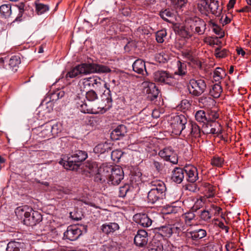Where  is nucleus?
Listing matches in <instances>:
<instances>
[{
	"label": "nucleus",
	"mask_w": 251,
	"mask_h": 251,
	"mask_svg": "<svg viewBox=\"0 0 251 251\" xmlns=\"http://www.w3.org/2000/svg\"><path fill=\"white\" fill-rule=\"evenodd\" d=\"M111 72L110 69L106 66L95 63H82L76 66L66 75V78H74L80 74H88L94 73H106Z\"/></svg>",
	"instance_id": "obj_1"
},
{
	"label": "nucleus",
	"mask_w": 251,
	"mask_h": 251,
	"mask_svg": "<svg viewBox=\"0 0 251 251\" xmlns=\"http://www.w3.org/2000/svg\"><path fill=\"white\" fill-rule=\"evenodd\" d=\"M87 157V153L86 151L77 150L72 151L70 156H67L66 159L65 158L62 159L59 161V163L67 170H76L80 166L81 163Z\"/></svg>",
	"instance_id": "obj_2"
},
{
	"label": "nucleus",
	"mask_w": 251,
	"mask_h": 251,
	"mask_svg": "<svg viewBox=\"0 0 251 251\" xmlns=\"http://www.w3.org/2000/svg\"><path fill=\"white\" fill-rule=\"evenodd\" d=\"M197 8L202 14L207 15L210 13L216 16H220L223 7L217 0H200L197 4Z\"/></svg>",
	"instance_id": "obj_3"
},
{
	"label": "nucleus",
	"mask_w": 251,
	"mask_h": 251,
	"mask_svg": "<svg viewBox=\"0 0 251 251\" xmlns=\"http://www.w3.org/2000/svg\"><path fill=\"white\" fill-rule=\"evenodd\" d=\"M206 84L202 79H191L189 81L188 90L189 93L195 97H199L203 93L206 89Z\"/></svg>",
	"instance_id": "obj_4"
},
{
	"label": "nucleus",
	"mask_w": 251,
	"mask_h": 251,
	"mask_svg": "<svg viewBox=\"0 0 251 251\" xmlns=\"http://www.w3.org/2000/svg\"><path fill=\"white\" fill-rule=\"evenodd\" d=\"M187 120L183 115H176L171 117L170 125L173 132L175 134L179 135L185 128V125Z\"/></svg>",
	"instance_id": "obj_5"
},
{
	"label": "nucleus",
	"mask_w": 251,
	"mask_h": 251,
	"mask_svg": "<svg viewBox=\"0 0 251 251\" xmlns=\"http://www.w3.org/2000/svg\"><path fill=\"white\" fill-rule=\"evenodd\" d=\"M153 77L156 82L170 86H175L177 83L176 79L167 71H157L154 73Z\"/></svg>",
	"instance_id": "obj_6"
},
{
	"label": "nucleus",
	"mask_w": 251,
	"mask_h": 251,
	"mask_svg": "<svg viewBox=\"0 0 251 251\" xmlns=\"http://www.w3.org/2000/svg\"><path fill=\"white\" fill-rule=\"evenodd\" d=\"M189 23L190 30L193 33L202 35L204 33L206 24L203 20L198 17H195L190 19Z\"/></svg>",
	"instance_id": "obj_7"
},
{
	"label": "nucleus",
	"mask_w": 251,
	"mask_h": 251,
	"mask_svg": "<svg viewBox=\"0 0 251 251\" xmlns=\"http://www.w3.org/2000/svg\"><path fill=\"white\" fill-rule=\"evenodd\" d=\"M111 169L107 183L113 185H118L124 178L123 171L119 166L111 167Z\"/></svg>",
	"instance_id": "obj_8"
},
{
	"label": "nucleus",
	"mask_w": 251,
	"mask_h": 251,
	"mask_svg": "<svg viewBox=\"0 0 251 251\" xmlns=\"http://www.w3.org/2000/svg\"><path fill=\"white\" fill-rule=\"evenodd\" d=\"M111 172V167L107 166H100L97 169V171L94 174V179L96 182L103 183L108 182L109 173Z\"/></svg>",
	"instance_id": "obj_9"
},
{
	"label": "nucleus",
	"mask_w": 251,
	"mask_h": 251,
	"mask_svg": "<svg viewBox=\"0 0 251 251\" xmlns=\"http://www.w3.org/2000/svg\"><path fill=\"white\" fill-rule=\"evenodd\" d=\"M144 93L148 94V98L151 100H153L158 96L159 91L155 83L148 81H145L142 83Z\"/></svg>",
	"instance_id": "obj_10"
},
{
	"label": "nucleus",
	"mask_w": 251,
	"mask_h": 251,
	"mask_svg": "<svg viewBox=\"0 0 251 251\" xmlns=\"http://www.w3.org/2000/svg\"><path fill=\"white\" fill-rule=\"evenodd\" d=\"M42 220L41 214L36 211H30L25 218L23 219V223L27 226H34L40 223Z\"/></svg>",
	"instance_id": "obj_11"
},
{
	"label": "nucleus",
	"mask_w": 251,
	"mask_h": 251,
	"mask_svg": "<svg viewBox=\"0 0 251 251\" xmlns=\"http://www.w3.org/2000/svg\"><path fill=\"white\" fill-rule=\"evenodd\" d=\"M82 231L76 225L70 226L64 233V237L70 241H75L81 235Z\"/></svg>",
	"instance_id": "obj_12"
},
{
	"label": "nucleus",
	"mask_w": 251,
	"mask_h": 251,
	"mask_svg": "<svg viewBox=\"0 0 251 251\" xmlns=\"http://www.w3.org/2000/svg\"><path fill=\"white\" fill-rule=\"evenodd\" d=\"M148 242V235L147 231L144 229L139 230L134 238V243L139 247H144Z\"/></svg>",
	"instance_id": "obj_13"
},
{
	"label": "nucleus",
	"mask_w": 251,
	"mask_h": 251,
	"mask_svg": "<svg viewBox=\"0 0 251 251\" xmlns=\"http://www.w3.org/2000/svg\"><path fill=\"white\" fill-rule=\"evenodd\" d=\"M207 235L206 231L203 229H196L186 233V237L188 240H191L196 243L200 239L205 237Z\"/></svg>",
	"instance_id": "obj_14"
},
{
	"label": "nucleus",
	"mask_w": 251,
	"mask_h": 251,
	"mask_svg": "<svg viewBox=\"0 0 251 251\" xmlns=\"http://www.w3.org/2000/svg\"><path fill=\"white\" fill-rule=\"evenodd\" d=\"M133 218L135 222L143 227H149L152 222L149 216L145 213L136 214L134 215Z\"/></svg>",
	"instance_id": "obj_15"
},
{
	"label": "nucleus",
	"mask_w": 251,
	"mask_h": 251,
	"mask_svg": "<svg viewBox=\"0 0 251 251\" xmlns=\"http://www.w3.org/2000/svg\"><path fill=\"white\" fill-rule=\"evenodd\" d=\"M186 180L191 183H194L198 179V173L196 167L192 165L186 166L184 167Z\"/></svg>",
	"instance_id": "obj_16"
},
{
	"label": "nucleus",
	"mask_w": 251,
	"mask_h": 251,
	"mask_svg": "<svg viewBox=\"0 0 251 251\" xmlns=\"http://www.w3.org/2000/svg\"><path fill=\"white\" fill-rule=\"evenodd\" d=\"M165 196V193H162L157 191L150 190L147 196L148 203L154 204L162 200Z\"/></svg>",
	"instance_id": "obj_17"
},
{
	"label": "nucleus",
	"mask_w": 251,
	"mask_h": 251,
	"mask_svg": "<svg viewBox=\"0 0 251 251\" xmlns=\"http://www.w3.org/2000/svg\"><path fill=\"white\" fill-rule=\"evenodd\" d=\"M133 70L139 74H142L143 75H148V72L146 70L145 62L140 59H138L134 61L132 64Z\"/></svg>",
	"instance_id": "obj_18"
},
{
	"label": "nucleus",
	"mask_w": 251,
	"mask_h": 251,
	"mask_svg": "<svg viewBox=\"0 0 251 251\" xmlns=\"http://www.w3.org/2000/svg\"><path fill=\"white\" fill-rule=\"evenodd\" d=\"M35 130L39 132L38 135L41 138H49L52 136L51 130V125L50 124H46L41 127L35 128Z\"/></svg>",
	"instance_id": "obj_19"
},
{
	"label": "nucleus",
	"mask_w": 251,
	"mask_h": 251,
	"mask_svg": "<svg viewBox=\"0 0 251 251\" xmlns=\"http://www.w3.org/2000/svg\"><path fill=\"white\" fill-rule=\"evenodd\" d=\"M126 132V127L125 125H119L112 131L111 137L114 140H119L125 135Z\"/></svg>",
	"instance_id": "obj_20"
},
{
	"label": "nucleus",
	"mask_w": 251,
	"mask_h": 251,
	"mask_svg": "<svg viewBox=\"0 0 251 251\" xmlns=\"http://www.w3.org/2000/svg\"><path fill=\"white\" fill-rule=\"evenodd\" d=\"M184 168L176 167L172 172V180L176 183H180L184 178Z\"/></svg>",
	"instance_id": "obj_21"
},
{
	"label": "nucleus",
	"mask_w": 251,
	"mask_h": 251,
	"mask_svg": "<svg viewBox=\"0 0 251 251\" xmlns=\"http://www.w3.org/2000/svg\"><path fill=\"white\" fill-rule=\"evenodd\" d=\"M25 246L23 242L11 241L7 244L6 251H26Z\"/></svg>",
	"instance_id": "obj_22"
},
{
	"label": "nucleus",
	"mask_w": 251,
	"mask_h": 251,
	"mask_svg": "<svg viewBox=\"0 0 251 251\" xmlns=\"http://www.w3.org/2000/svg\"><path fill=\"white\" fill-rule=\"evenodd\" d=\"M119 225L116 223H109V224H104L100 226V229L102 232L106 234L113 233L119 229Z\"/></svg>",
	"instance_id": "obj_23"
},
{
	"label": "nucleus",
	"mask_w": 251,
	"mask_h": 251,
	"mask_svg": "<svg viewBox=\"0 0 251 251\" xmlns=\"http://www.w3.org/2000/svg\"><path fill=\"white\" fill-rule=\"evenodd\" d=\"M150 184L152 187L151 190H155L162 193H165L166 188L165 183L160 180L156 179L151 181Z\"/></svg>",
	"instance_id": "obj_24"
},
{
	"label": "nucleus",
	"mask_w": 251,
	"mask_h": 251,
	"mask_svg": "<svg viewBox=\"0 0 251 251\" xmlns=\"http://www.w3.org/2000/svg\"><path fill=\"white\" fill-rule=\"evenodd\" d=\"M163 250V247L162 243L156 239H153L149 243L147 251H162Z\"/></svg>",
	"instance_id": "obj_25"
},
{
	"label": "nucleus",
	"mask_w": 251,
	"mask_h": 251,
	"mask_svg": "<svg viewBox=\"0 0 251 251\" xmlns=\"http://www.w3.org/2000/svg\"><path fill=\"white\" fill-rule=\"evenodd\" d=\"M29 211L31 212L32 209L25 205L17 207L15 213L18 218L22 219L24 217L26 218Z\"/></svg>",
	"instance_id": "obj_26"
},
{
	"label": "nucleus",
	"mask_w": 251,
	"mask_h": 251,
	"mask_svg": "<svg viewBox=\"0 0 251 251\" xmlns=\"http://www.w3.org/2000/svg\"><path fill=\"white\" fill-rule=\"evenodd\" d=\"M104 88L106 90L104 91L102 97L103 100H105L108 108L112 106V99L111 97V91L110 90V85L105 83L104 85Z\"/></svg>",
	"instance_id": "obj_27"
},
{
	"label": "nucleus",
	"mask_w": 251,
	"mask_h": 251,
	"mask_svg": "<svg viewBox=\"0 0 251 251\" xmlns=\"http://www.w3.org/2000/svg\"><path fill=\"white\" fill-rule=\"evenodd\" d=\"M100 78L96 76H93L90 77L84 78L82 80L83 85L85 86H90L92 85L94 87V85L99 86L100 84Z\"/></svg>",
	"instance_id": "obj_28"
},
{
	"label": "nucleus",
	"mask_w": 251,
	"mask_h": 251,
	"mask_svg": "<svg viewBox=\"0 0 251 251\" xmlns=\"http://www.w3.org/2000/svg\"><path fill=\"white\" fill-rule=\"evenodd\" d=\"M111 150V145L110 143L105 142L98 144L94 148V151L100 153H103Z\"/></svg>",
	"instance_id": "obj_29"
},
{
	"label": "nucleus",
	"mask_w": 251,
	"mask_h": 251,
	"mask_svg": "<svg viewBox=\"0 0 251 251\" xmlns=\"http://www.w3.org/2000/svg\"><path fill=\"white\" fill-rule=\"evenodd\" d=\"M21 63L20 57L18 55L11 56L9 61V66L12 71H16L19 65Z\"/></svg>",
	"instance_id": "obj_30"
},
{
	"label": "nucleus",
	"mask_w": 251,
	"mask_h": 251,
	"mask_svg": "<svg viewBox=\"0 0 251 251\" xmlns=\"http://www.w3.org/2000/svg\"><path fill=\"white\" fill-rule=\"evenodd\" d=\"M11 6L9 4H3L0 6V14L4 18H8L11 14Z\"/></svg>",
	"instance_id": "obj_31"
},
{
	"label": "nucleus",
	"mask_w": 251,
	"mask_h": 251,
	"mask_svg": "<svg viewBox=\"0 0 251 251\" xmlns=\"http://www.w3.org/2000/svg\"><path fill=\"white\" fill-rule=\"evenodd\" d=\"M222 92V86L219 84L213 85L212 88L210 89L209 94L214 98H218L220 97Z\"/></svg>",
	"instance_id": "obj_32"
},
{
	"label": "nucleus",
	"mask_w": 251,
	"mask_h": 251,
	"mask_svg": "<svg viewBox=\"0 0 251 251\" xmlns=\"http://www.w3.org/2000/svg\"><path fill=\"white\" fill-rule=\"evenodd\" d=\"M142 174L138 170L134 171L131 172L130 180L133 183L138 184L142 182Z\"/></svg>",
	"instance_id": "obj_33"
},
{
	"label": "nucleus",
	"mask_w": 251,
	"mask_h": 251,
	"mask_svg": "<svg viewBox=\"0 0 251 251\" xmlns=\"http://www.w3.org/2000/svg\"><path fill=\"white\" fill-rule=\"evenodd\" d=\"M159 232L162 236L169 237L172 235V226H162L159 228Z\"/></svg>",
	"instance_id": "obj_34"
},
{
	"label": "nucleus",
	"mask_w": 251,
	"mask_h": 251,
	"mask_svg": "<svg viewBox=\"0 0 251 251\" xmlns=\"http://www.w3.org/2000/svg\"><path fill=\"white\" fill-rule=\"evenodd\" d=\"M158 155L161 158L166 160L167 158H169L170 157H171L172 155H173V151L171 147H166L160 151Z\"/></svg>",
	"instance_id": "obj_35"
},
{
	"label": "nucleus",
	"mask_w": 251,
	"mask_h": 251,
	"mask_svg": "<svg viewBox=\"0 0 251 251\" xmlns=\"http://www.w3.org/2000/svg\"><path fill=\"white\" fill-rule=\"evenodd\" d=\"M196 120L199 123H203L204 124L207 123V115L203 110H199L195 114Z\"/></svg>",
	"instance_id": "obj_36"
},
{
	"label": "nucleus",
	"mask_w": 251,
	"mask_h": 251,
	"mask_svg": "<svg viewBox=\"0 0 251 251\" xmlns=\"http://www.w3.org/2000/svg\"><path fill=\"white\" fill-rule=\"evenodd\" d=\"M160 17L165 21L171 22L174 17V13L170 9H165L160 12Z\"/></svg>",
	"instance_id": "obj_37"
},
{
	"label": "nucleus",
	"mask_w": 251,
	"mask_h": 251,
	"mask_svg": "<svg viewBox=\"0 0 251 251\" xmlns=\"http://www.w3.org/2000/svg\"><path fill=\"white\" fill-rule=\"evenodd\" d=\"M77 108L83 113H90L91 112V109H90L86 103L82 100L78 101L76 102Z\"/></svg>",
	"instance_id": "obj_38"
},
{
	"label": "nucleus",
	"mask_w": 251,
	"mask_h": 251,
	"mask_svg": "<svg viewBox=\"0 0 251 251\" xmlns=\"http://www.w3.org/2000/svg\"><path fill=\"white\" fill-rule=\"evenodd\" d=\"M190 134L192 136L197 138L201 136V129L200 127L195 123L191 124V131Z\"/></svg>",
	"instance_id": "obj_39"
},
{
	"label": "nucleus",
	"mask_w": 251,
	"mask_h": 251,
	"mask_svg": "<svg viewBox=\"0 0 251 251\" xmlns=\"http://www.w3.org/2000/svg\"><path fill=\"white\" fill-rule=\"evenodd\" d=\"M214 127L210 128L209 131L206 130L205 134H219L221 133V125L219 123H214Z\"/></svg>",
	"instance_id": "obj_40"
},
{
	"label": "nucleus",
	"mask_w": 251,
	"mask_h": 251,
	"mask_svg": "<svg viewBox=\"0 0 251 251\" xmlns=\"http://www.w3.org/2000/svg\"><path fill=\"white\" fill-rule=\"evenodd\" d=\"M228 54V51L226 49L217 48L215 50V55L217 58H224Z\"/></svg>",
	"instance_id": "obj_41"
},
{
	"label": "nucleus",
	"mask_w": 251,
	"mask_h": 251,
	"mask_svg": "<svg viewBox=\"0 0 251 251\" xmlns=\"http://www.w3.org/2000/svg\"><path fill=\"white\" fill-rule=\"evenodd\" d=\"M200 217L202 220L208 222L212 217L211 209H210V210H203L201 211Z\"/></svg>",
	"instance_id": "obj_42"
},
{
	"label": "nucleus",
	"mask_w": 251,
	"mask_h": 251,
	"mask_svg": "<svg viewBox=\"0 0 251 251\" xmlns=\"http://www.w3.org/2000/svg\"><path fill=\"white\" fill-rule=\"evenodd\" d=\"M195 215L193 212H188L184 215L185 221L187 225L191 226L193 223V221L195 220Z\"/></svg>",
	"instance_id": "obj_43"
},
{
	"label": "nucleus",
	"mask_w": 251,
	"mask_h": 251,
	"mask_svg": "<svg viewBox=\"0 0 251 251\" xmlns=\"http://www.w3.org/2000/svg\"><path fill=\"white\" fill-rule=\"evenodd\" d=\"M224 163V159L223 158L219 157L218 156H215L213 157L211 160V164L213 166L221 167L222 166Z\"/></svg>",
	"instance_id": "obj_44"
},
{
	"label": "nucleus",
	"mask_w": 251,
	"mask_h": 251,
	"mask_svg": "<svg viewBox=\"0 0 251 251\" xmlns=\"http://www.w3.org/2000/svg\"><path fill=\"white\" fill-rule=\"evenodd\" d=\"M167 35L166 30H160L156 33V40L158 43H162L164 41V38Z\"/></svg>",
	"instance_id": "obj_45"
},
{
	"label": "nucleus",
	"mask_w": 251,
	"mask_h": 251,
	"mask_svg": "<svg viewBox=\"0 0 251 251\" xmlns=\"http://www.w3.org/2000/svg\"><path fill=\"white\" fill-rule=\"evenodd\" d=\"M219 118V114L215 110H211L207 115V123L214 122Z\"/></svg>",
	"instance_id": "obj_46"
},
{
	"label": "nucleus",
	"mask_w": 251,
	"mask_h": 251,
	"mask_svg": "<svg viewBox=\"0 0 251 251\" xmlns=\"http://www.w3.org/2000/svg\"><path fill=\"white\" fill-rule=\"evenodd\" d=\"M178 70L176 72V74L179 75H185L186 65L184 63H182L180 61L177 62Z\"/></svg>",
	"instance_id": "obj_47"
},
{
	"label": "nucleus",
	"mask_w": 251,
	"mask_h": 251,
	"mask_svg": "<svg viewBox=\"0 0 251 251\" xmlns=\"http://www.w3.org/2000/svg\"><path fill=\"white\" fill-rule=\"evenodd\" d=\"M130 186L127 184H126L124 186L120 187L119 191V196L122 198L126 197L127 193L130 190Z\"/></svg>",
	"instance_id": "obj_48"
},
{
	"label": "nucleus",
	"mask_w": 251,
	"mask_h": 251,
	"mask_svg": "<svg viewBox=\"0 0 251 251\" xmlns=\"http://www.w3.org/2000/svg\"><path fill=\"white\" fill-rule=\"evenodd\" d=\"M86 98L89 101H93L98 99V96L96 92L93 90L88 91L85 94Z\"/></svg>",
	"instance_id": "obj_49"
},
{
	"label": "nucleus",
	"mask_w": 251,
	"mask_h": 251,
	"mask_svg": "<svg viewBox=\"0 0 251 251\" xmlns=\"http://www.w3.org/2000/svg\"><path fill=\"white\" fill-rule=\"evenodd\" d=\"M204 204V202L202 198L197 199L192 207V210L193 212H196L198 210L201 208Z\"/></svg>",
	"instance_id": "obj_50"
},
{
	"label": "nucleus",
	"mask_w": 251,
	"mask_h": 251,
	"mask_svg": "<svg viewBox=\"0 0 251 251\" xmlns=\"http://www.w3.org/2000/svg\"><path fill=\"white\" fill-rule=\"evenodd\" d=\"M49 9V6L42 3L36 4V10L38 14H42L48 11Z\"/></svg>",
	"instance_id": "obj_51"
},
{
	"label": "nucleus",
	"mask_w": 251,
	"mask_h": 251,
	"mask_svg": "<svg viewBox=\"0 0 251 251\" xmlns=\"http://www.w3.org/2000/svg\"><path fill=\"white\" fill-rule=\"evenodd\" d=\"M51 130L52 136H55L62 130L61 125L60 123L51 125Z\"/></svg>",
	"instance_id": "obj_52"
},
{
	"label": "nucleus",
	"mask_w": 251,
	"mask_h": 251,
	"mask_svg": "<svg viewBox=\"0 0 251 251\" xmlns=\"http://www.w3.org/2000/svg\"><path fill=\"white\" fill-rule=\"evenodd\" d=\"M205 187L206 188V191H207L205 194L206 196L208 198L213 197L215 194L213 186L209 184H206Z\"/></svg>",
	"instance_id": "obj_53"
},
{
	"label": "nucleus",
	"mask_w": 251,
	"mask_h": 251,
	"mask_svg": "<svg viewBox=\"0 0 251 251\" xmlns=\"http://www.w3.org/2000/svg\"><path fill=\"white\" fill-rule=\"evenodd\" d=\"M86 166L89 168L90 173L92 175H94L99 168L96 163L94 162L88 163Z\"/></svg>",
	"instance_id": "obj_54"
},
{
	"label": "nucleus",
	"mask_w": 251,
	"mask_h": 251,
	"mask_svg": "<svg viewBox=\"0 0 251 251\" xmlns=\"http://www.w3.org/2000/svg\"><path fill=\"white\" fill-rule=\"evenodd\" d=\"M223 71V70L220 68H217L214 71L213 78L216 81H218L222 78L223 75H221V72Z\"/></svg>",
	"instance_id": "obj_55"
},
{
	"label": "nucleus",
	"mask_w": 251,
	"mask_h": 251,
	"mask_svg": "<svg viewBox=\"0 0 251 251\" xmlns=\"http://www.w3.org/2000/svg\"><path fill=\"white\" fill-rule=\"evenodd\" d=\"M64 95V92L63 91H57L51 94V99L52 100H56L62 98Z\"/></svg>",
	"instance_id": "obj_56"
},
{
	"label": "nucleus",
	"mask_w": 251,
	"mask_h": 251,
	"mask_svg": "<svg viewBox=\"0 0 251 251\" xmlns=\"http://www.w3.org/2000/svg\"><path fill=\"white\" fill-rule=\"evenodd\" d=\"M18 7L19 9V14L16 18L15 19V21H21V18L24 12V5L23 3H21L18 6Z\"/></svg>",
	"instance_id": "obj_57"
},
{
	"label": "nucleus",
	"mask_w": 251,
	"mask_h": 251,
	"mask_svg": "<svg viewBox=\"0 0 251 251\" xmlns=\"http://www.w3.org/2000/svg\"><path fill=\"white\" fill-rule=\"evenodd\" d=\"M172 226V234L175 233L178 235L182 231V227L179 224H174Z\"/></svg>",
	"instance_id": "obj_58"
},
{
	"label": "nucleus",
	"mask_w": 251,
	"mask_h": 251,
	"mask_svg": "<svg viewBox=\"0 0 251 251\" xmlns=\"http://www.w3.org/2000/svg\"><path fill=\"white\" fill-rule=\"evenodd\" d=\"M193 33L191 30L190 31L188 29H187L185 27L180 30V34L184 38H190L192 36Z\"/></svg>",
	"instance_id": "obj_59"
},
{
	"label": "nucleus",
	"mask_w": 251,
	"mask_h": 251,
	"mask_svg": "<svg viewBox=\"0 0 251 251\" xmlns=\"http://www.w3.org/2000/svg\"><path fill=\"white\" fill-rule=\"evenodd\" d=\"M190 105L191 104L188 100L186 99L181 100L179 104L180 108L183 110L188 109L190 107Z\"/></svg>",
	"instance_id": "obj_60"
},
{
	"label": "nucleus",
	"mask_w": 251,
	"mask_h": 251,
	"mask_svg": "<svg viewBox=\"0 0 251 251\" xmlns=\"http://www.w3.org/2000/svg\"><path fill=\"white\" fill-rule=\"evenodd\" d=\"M122 154L121 151H113L111 152V157L114 160L115 159H119L121 157Z\"/></svg>",
	"instance_id": "obj_61"
},
{
	"label": "nucleus",
	"mask_w": 251,
	"mask_h": 251,
	"mask_svg": "<svg viewBox=\"0 0 251 251\" xmlns=\"http://www.w3.org/2000/svg\"><path fill=\"white\" fill-rule=\"evenodd\" d=\"M171 1L174 4L180 7L184 6L187 2V0H171Z\"/></svg>",
	"instance_id": "obj_62"
},
{
	"label": "nucleus",
	"mask_w": 251,
	"mask_h": 251,
	"mask_svg": "<svg viewBox=\"0 0 251 251\" xmlns=\"http://www.w3.org/2000/svg\"><path fill=\"white\" fill-rule=\"evenodd\" d=\"M182 55L186 59L190 62L192 60H194V57L193 56L192 53L191 51L182 52Z\"/></svg>",
	"instance_id": "obj_63"
},
{
	"label": "nucleus",
	"mask_w": 251,
	"mask_h": 251,
	"mask_svg": "<svg viewBox=\"0 0 251 251\" xmlns=\"http://www.w3.org/2000/svg\"><path fill=\"white\" fill-rule=\"evenodd\" d=\"M218 246L213 243H208L205 247L206 251H218Z\"/></svg>",
	"instance_id": "obj_64"
}]
</instances>
